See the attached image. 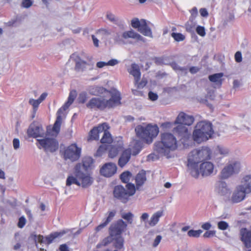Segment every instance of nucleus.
Instances as JSON below:
<instances>
[{"mask_svg":"<svg viewBox=\"0 0 251 251\" xmlns=\"http://www.w3.org/2000/svg\"><path fill=\"white\" fill-rule=\"evenodd\" d=\"M178 146V141L175 135L168 132L160 134V140L154 143V151L158 156L171 157V152L176 151Z\"/></svg>","mask_w":251,"mask_h":251,"instance_id":"obj_1","label":"nucleus"},{"mask_svg":"<svg viewBox=\"0 0 251 251\" xmlns=\"http://www.w3.org/2000/svg\"><path fill=\"white\" fill-rule=\"evenodd\" d=\"M211 155V150L207 146L196 149L189 153L187 159V167L192 176L194 177H198V164L205 160L210 159Z\"/></svg>","mask_w":251,"mask_h":251,"instance_id":"obj_2","label":"nucleus"},{"mask_svg":"<svg viewBox=\"0 0 251 251\" xmlns=\"http://www.w3.org/2000/svg\"><path fill=\"white\" fill-rule=\"evenodd\" d=\"M121 94L118 91H114L111 93V97L108 100H105L102 97L92 98L87 103L86 106L90 109L103 110L106 107L111 108L121 103Z\"/></svg>","mask_w":251,"mask_h":251,"instance_id":"obj_3","label":"nucleus"},{"mask_svg":"<svg viewBox=\"0 0 251 251\" xmlns=\"http://www.w3.org/2000/svg\"><path fill=\"white\" fill-rule=\"evenodd\" d=\"M214 131L212 124L207 121H201L197 123L193 131V140L201 143L211 138Z\"/></svg>","mask_w":251,"mask_h":251,"instance_id":"obj_4","label":"nucleus"},{"mask_svg":"<svg viewBox=\"0 0 251 251\" xmlns=\"http://www.w3.org/2000/svg\"><path fill=\"white\" fill-rule=\"evenodd\" d=\"M135 131L138 137L144 140L146 143L150 144L158 135L159 128L156 125L148 124L146 126L138 125L135 127Z\"/></svg>","mask_w":251,"mask_h":251,"instance_id":"obj_5","label":"nucleus"},{"mask_svg":"<svg viewBox=\"0 0 251 251\" xmlns=\"http://www.w3.org/2000/svg\"><path fill=\"white\" fill-rule=\"evenodd\" d=\"M126 227L127 224L123 220H119L113 223L109 227L110 236L103 240L101 244H98L97 248H100L101 245L106 246L111 241L112 237L121 236Z\"/></svg>","mask_w":251,"mask_h":251,"instance_id":"obj_6","label":"nucleus"},{"mask_svg":"<svg viewBox=\"0 0 251 251\" xmlns=\"http://www.w3.org/2000/svg\"><path fill=\"white\" fill-rule=\"evenodd\" d=\"M60 153L65 160H69L75 162L79 159L81 153V149L78 147L75 143L64 147L60 150Z\"/></svg>","mask_w":251,"mask_h":251,"instance_id":"obj_7","label":"nucleus"},{"mask_svg":"<svg viewBox=\"0 0 251 251\" xmlns=\"http://www.w3.org/2000/svg\"><path fill=\"white\" fill-rule=\"evenodd\" d=\"M132 38L138 40H142L143 38L133 30L123 32H116L114 36V41L119 45H125L129 43L128 39Z\"/></svg>","mask_w":251,"mask_h":251,"instance_id":"obj_8","label":"nucleus"},{"mask_svg":"<svg viewBox=\"0 0 251 251\" xmlns=\"http://www.w3.org/2000/svg\"><path fill=\"white\" fill-rule=\"evenodd\" d=\"M241 166L239 161L235 160H231L224 167L220 173L222 179H227L235 174H238Z\"/></svg>","mask_w":251,"mask_h":251,"instance_id":"obj_9","label":"nucleus"},{"mask_svg":"<svg viewBox=\"0 0 251 251\" xmlns=\"http://www.w3.org/2000/svg\"><path fill=\"white\" fill-rule=\"evenodd\" d=\"M47 131H45L42 126L37 122H33L29 126L26 133L29 138H41L44 136Z\"/></svg>","mask_w":251,"mask_h":251,"instance_id":"obj_10","label":"nucleus"},{"mask_svg":"<svg viewBox=\"0 0 251 251\" xmlns=\"http://www.w3.org/2000/svg\"><path fill=\"white\" fill-rule=\"evenodd\" d=\"M81 165L77 164L75 167L74 175L81 181L82 187L85 188L90 186L93 183V179L89 175H86L81 171Z\"/></svg>","mask_w":251,"mask_h":251,"instance_id":"obj_11","label":"nucleus"},{"mask_svg":"<svg viewBox=\"0 0 251 251\" xmlns=\"http://www.w3.org/2000/svg\"><path fill=\"white\" fill-rule=\"evenodd\" d=\"M71 105V104L68 103L67 101L60 108L57 112V118L56 121L51 128L50 132L52 135L56 136L58 134L60 130V127L62 123V116L63 115L64 112L67 110L69 107Z\"/></svg>","mask_w":251,"mask_h":251,"instance_id":"obj_12","label":"nucleus"},{"mask_svg":"<svg viewBox=\"0 0 251 251\" xmlns=\"http://www.w3.org/2000/svg\"><path fill=\"white\" fill-rule=\"evenodd\" d=\"M114 197L123 203H126L129 199L130 195L127 190L122 185H117L114 187Z\"/></svg>","mask_w":251,"mask_h":251,"instance_id":"obj_13","label":"nucleus"},{"mask_svg":"<svg viewBox=\"0 0 251 251\" xmlns=\"http://www.w3.org/2000/svg\"><path fill=\"white\" fill-rule=\"evenodd\" d=\"M178 124L176 127L174 128L173 132L180 138L181 143L185 144V142L189 139L191 135L187 127L182 124Z\"/></svg>","mask_w":251,"mask_h":251,"instance_id":"obj_14","label":"nucleus"},{"mask_svg":"<svg viewBox=\"0 0 251 251\" xmlns=\"http://www.w3.org/2000/svg\"><path fill=\"white\" fill-rule=\"evenodd\" d=\"M240 240L247 249L251 248V228H241L239 232Z\"/></svg>","mask_w":251,"mask_h":251,"instance_id":"obj_15","label":"nucleus"},{"mask_svg":"<svg viewBox=\"0 0 251 251\" xmlns=\"http://www.w3.org/2000/svg\"><path fill=\"white\" fill-rule=\"evenodd\" d=\"M243 188L241 186L238 185L236 186L230 199L232 203H239L245 199L246 195L248 194Z\"/></svg>","mask_w":251,"mask_h":251,"instance_id":"obj_16","label":"nucleus"},{"mask_svg":"<svg viewBox=\"0 0 251 251\" xmlns=\"http://www.w3.org/2000/svg\"><path fill=\"white\" fill-rule=\"evenodd\" d=\"M117 169L115 163L111 162L105 163L100 169V173L104 176L111 177L116 173Z\"/></svg>","mask_w":251,"mask_h":251,"instance_id":"obj_17","label":"nucleus"},{"mask_svg":"<svg viewBox=\"0 0 251 251\" xmlns=\"http://www.w3.org/2000/svg\"><path fill=\"white\" fill-rule=\"evenodd\" d=\"M194 122L193 116L186 114L183 112L180 113L175 121V124H180L184 126H191Z\"/></svg>","mask_w":251,"mask_h":251,"instance_id":"obj_18","label":"nucleus"},{"mask_svg":"<svg viewBox=\"0 0 251 251\" xmlns=\"http://www.w3.org/2000/svg\"><path fill=\"white\" fill-rule=\"evenodd\" d=\"M123 145V141L121 138H119L117 144L114 142V144L111 145L109 150L108 156L111 158L116 157L119 152L122 150Z\"/></svg>","mask_w":251,"mask_h":251,"instance_id":"obj_19","label":"nucleus"},{"mask_svg":"<svg viewBox=\"0 0 251 251\" xmlns=\"http://www.w3.org/2000/svg\"><path fill=\"white\" fill-rule=\"evenodd\" d=\"M213 170L214 165L211 162H204L201 164L199 173L202 176H208L213 173Z\"/></svg>","mask_w":251,"mask_h":251,"instance_id":"obj_20","label":"nucleus"},{"mask_svg":"<svg viewBox=\"0 0 251 251\" xmlns=\"http://www.w3.org/2000/svg\"><path fill=\"white\" fill-rule=\"evenodd\" d=\"M216 191L221 196H226L230 194L231 190L226 182L218 181L216 185Z\"/></svg>","mask_w":251,"mask_h":251,"instance_id":"obj_21","label":"nucleus"},{"mask_svg":"<svg viewBox=\"0 0 251 251\" xmlns=\"http://www.w3.org/2000/svg\"><path fill=\"white\" fill-rule=\"evenodd\" d=\"M47 97V93L45 92L43 93L37 100H34L33 99H30L29 100V103L32 106L33 110V114L32 115V118L35 117V113L37 110L39 104L44 100Z\"/></svg>","mask_w":251,"mask_h":251,"instance_id":"obj_22","label":"nucleus"},{"mask_svg":"<svg viewBox=\"0 0 251 251\" xmlns=\"http://www.w3.org/2000/svg\"><path fill=\"white\" fill-rule=\"evenodd\" d=\"M116 214V211L115 210L108 211L107 214V216L106 218L103 220L102 223L96 227V230L99 231L105 227L113 220Z\"/></svg>","mask_w":251,"mask_h":251,"instance_id":"obj_23","label":"nucleus"},{"mask_svg":"<svg viewBox=\"0 0 251 251\" xmlns=\"http://www.w3.org/2000/svg\"><path fill=\"white\" fill-rule=\"evenodd\" d=\"M51 130V128L48 126V151L53 152L58 149V143L55 138H51L49 137L50 135L53 136L50 132ZM54 136L56 137V136L54 135Z\"/></svg>","mask_w":251,"mask_h":251,"instance_id":"obj_24","label":"nucleus"},{"mask_svg":"<svg viewBox=\"0 0 251 251\" xmlns=\"http://www.w3.org/2000/svg\"><path fill=\"white\" fill-rule=\"evenodd\" d=\"M70 59L75 62V68L76 70H83L87 65L86 62L82 60L76 54H73Z\"/></svg>","mask_w":251,"mask_h":251,"instance_id":"obj_25","label":"nucleus"},{"mask_svg":"<svg viewBox=\"0 0 251 251\" xmlns=\"http://www.w3.org/2000/svg\"><path fill=\"white\" fill-rule=\"evenodd\" d=\"M229 152V150L227 148L222 146H218L215 149L213 158L215 160H221L222 157L219 156V154L224 157L227 155Z\"/></svg>","mask_w":251,"mask_h":251,"instance_id":"obj_26","label":"nucleus"},{"mask_svg":"<svg viewBox=\"0 0 251 251\" xmlns=\"http://www.w3.org/2000/svg\"><path fill=\"white\" fill-rule=\"evenodd\" d=\"M131 158V151L129 150H125L119 159L118 165L123 168L129 161Z\"/></svg>","mask_w":251,"mask_h":251,"instance_id":"obj_27","label":"nucleus"},{"mask_svg":"<svg viewBox=\"0 0 251 251\" xmlns=\"http://www.w3.org/2000/svg\"><path fill=\"white\" fill-rule=\"evenodd\" d=\"M241 184L239 186H241L243 188V189L245 190L247 194L251 193V175H246L243 177L241 180Z\"/></svg>","mask_w":251,"mask_h":251,"instance_id":"obj_28","label":"nucleus"},{"mask_svg":"<svg viewBox=\"0 0 251 251\" xmlns=\"http://www.w3.org/2000/svg\"><path fill=\"white\" fill-rule=\"evenodd\" d=\"M130 75H133L135 79V85L140 80L141 77V73L138 65L133 63L131 64V68L128 70Z\"/></svg>","mask_w":251,"mask_h":251,"instance_id":"obj_29","label":"nucleus"},{"mask_svg":"<svg viewBox=\"0 0 251 251\" xmlns=\"http://www.w3.org/2000/svg\"><path fill=\"white\" fill-rule=\"evenodd\" d=\"M163 216V210H159L154 213L148 222L149 225L151 227L154 226L159 221L160 218Z\"/></svg>","mask_w":251,"mask_h":251,"instance_id":"obj_30","label":"nucleus"},{"mask_svg":"<svg viewBox=\"0 0 251 251\" xmlns=\"http://www.w3.org/2000/svg\"><path fill=\"white\" fill-rule=\"evenodd\" d=\"M147 180L146 173L144 170H142L139 172L135 177V181L136 186L138 188L142 186Z\"/></svg>","mask_w":251,"mask_h":251,"instance_id":"obj_31","label":"nucleus"},{"mask_svg":"<svg viewBox=\"0 0 251 251\" xmlns=\"http://www.w3.org/2000/svg\"><path fill=\"white\" fill-rule=\"evenodd\" d=\"M69 229H63L60 231H56L48 235V244L52 242L55 239L62 237L64 234L69 232Z\"/></svg>","mask_w":251,"mask_h":251,"instance_id":"obj_32","label":"nucleus"},{"mask_svg":"<svg viewBox=\"0 0 251 251\" xmlns=\"http://www.w3.org/2000/svg\"><path fill=\"white\" fill-rule=\"evenodd\" d=\"M36 139V145L37 148L40 150L46 151L47 150V132L45 133L44 136Z\"/></svg>","mask_w":251,"mask_h":251,"instance_id":"obj_33","label":"nucleus"},{"mask_svg":"<svg viewBox=\"0 0 251 251\" xmlns=\"http://www.w3.org/2000/svg\"><path fill=\"white\" fill-rule=\"evenodd\" d=\"M143 24L138 30L141 33L148 37H152V32L150 27L147 25L146 21L142 22Z\"/></svg>","mask_w":251,"mask_h":251,"instance_id":"obj_34","label":"nucleus"},{"mask_svg":"<svg viewBox=\"0 0 251 251\" xmlns=\"http://www.w3.org/2000/svg\"><path fill=\"white\" fill-rule=\"evenodd\" d=\"M36 247L41 251H46L47 243L44 241V238L42 236L38 235L34 237Z\"/></svg>","mask_w":251,"mask_h":251,"instance_id":"obj_35","label":"nucleus"},{"mask_svg":"<svg viewBox=\"0 0 251 251\" xmlns=\"http://www.w3.org/2000/svg\"><path fill=\"white\" fill-rule=\"evenodd\" d=\"M223 75L224 74L222 73H216L209 75L208 78L211 82H214L219 86H220L222 84V77Z\"/></svg>","mask_w":251,"mask_h":251,"instance_id":"obj_36","label":"nucleus"},{"mask_svg":"<svg viewBox=\"0 0 251 251\" xmlns=\"http://www.w3.org/2000/svg\"><path fill=\"white\" fill-rule=\"evenodd\" d=\"M173 69L179 75H186L187 73V68L186 67H181L179 66L176 62H172L169 64Z\"/></svg>","mask_w":251,"mask_h":251,"instance_id":"obj_37","label":"nucleus"},{"mask_svg":"<svg viewBox=\"0 0 251 251\" xmlns=\"http://www.w3.org/2000/svg\"><path fill=\"white\" fill-rule=\"evenodd\" d=\"M94 162V160L92 157L90 156H85L82 160L83 167L87 170L93 166Z\"/></svg>","mask_w":251,"mask_h":251,"instance_id":"obj_38","label":"nucleus"},{"mask_svg":"<svg viewBox=\"0 0 251 251\" xmlns=\"http://www.w3.org/2000/svg\"><path fill=\"white\" fill-rule=\"evenodd\" d=\"M112 239L114 240V245L118 249H121L124 247V239L121 236H118L116 237H112Z\"/></svg>","mask_w":251,"mask_h":251,"instance_id":"obj_39","label":"nucleus"},{"mask_svg":"<svg viewBox=\"0 0 251 251\" xmlns=\"http://www.w3.org/2000/svg\"><path fill=\"white\" fill-rule=\"evenodd\" d=\"M73 184H76L77 186L81 185L80 180L75 175V176H69L66 180V185L67 186H70Z\"/></svg>","mask_w":251,"mask_h":251,"instance_id":"obj_40","label":"nucleus"},{"mask_svg":"<svg viewBox=\"0 0 251 251\" xmlns=\"http://www.w3.org/2000/svg\"><path fill=\"white\" fill-rule=\"evenodd\" d=\"M100 142L102 143H111L112 142V139L111 134L108 131H105L103 133L102 138L100 140Z\"/></svg>","mask_w":251,"mask_h":251,"instance_id":"obj_41","label":"nucleus"},{"mask_svg":"<svg viewBox=\"0 0 251 251\" xmlns=\"http://www.w3.org/2000/svg\"><path fill=\"white\" fill-rule=\"evenodd\" d=\"M131 176V173L129 171L123 172L120 176V178L123 182L127 183Z\"/></svg>","mask_w":251,"mask_h":251,"instance_id":"obj_42","label":"nucleus"},{"mask_svg":"<svg viewBox=\"0 0 251 251\" xmlns=\"http://www.w3.org/2000/svg\"><path fill=\"white\" fill-rule=\"evenodd\" d=\"M145 20L142 19L140 21L138 18H134L131 21V25L134 28H138V30L143 24L142 22Z\"/></svg>","mask_w":251,"mask_h":251,"instance_id":"obj_43","label":"nucleus"},{"mask_svg":"<svg viewBox=\"0 0 251 251\" xmlns=\"http://www.w3.org/2000/svg\"><path fill=\"white\" fill-rule=\"evenodd\" d=\"M95 127L97 129L99 134H100L101 133H104L105 131H108V129L109 128L108 125L106 123H103L100 125L98 126Z\"/></svg>","mask_w":251,"mask_h":251,"instance_id":"obj_44","label":"nucleus"},{"mask_svg":"<svg viewBox=\"0 0 251 251\" xmlns=\"http://www.w3.org/2000/svg\"><path fill=\"white\" fill-rule=\"evenodd\" d=\"M202 232V230L201 229H191L188 231L187 234L189 237H199Z\"/></svg>","mask_w":251,"mask_h":251,"instance_id":"obj_45","label":"nucleus"},{"mask_svg":"<svg viewBox=\"0 0 251 251\" xmlns=\"http://www.w3.org/2000/svg\"><path fill=\"white\" fill-rule=\"evenodd\" d=\"M111 33V30L107 28H101L99 29L97 31V34L104 37H107L110 35Z\"/></svg>","mask_w":251,"mask_h":251,"instance_id":"obj_46","label":"nucleus"},{"mask_svg":"<svg viewBox=\"0 0 251 251\" xmlns=\"http://www.w3.org/2000/svg\"><path fill=\"white\" fill-rule=\"evenodd\" d=\"M134 215L131 212H128L126 213H123L122 214V217L125 220L127 221V222L129 224H131L133 221V217Z\"/></svg>","mask_w":251,"mask_h":251,"instance_id":"obj_47","label":"nucleus"},{"mask_svg":"<svg viewBox=\"0 0 251 251\" xmlns=\"http://www.w3.org/2000/svg\"><path fill=\"white\" fill-rule=\"evenodd\" d=\"M172 37L177 42L182 41L185 39V36L181 33L173 32L171 34Z\"/></svg>","mask_w":251,"mask_h":251,"instance_id":"obj_48","label":"nucleus"},{"mask_svg":"<svg viewBox=\"0 0 251 251\" xmlns=\"http://www.w3.org/2000/svg\"><path fill=\"white\" fill-rule=\"evenodd\" d=\"M88 98L87 93L83 92L79 94L77 98V100L79 103H84L85 102Z\"/></svg>","mask_w":251,"mask_h":251,"instance_id":"obj_49","label":"nucleus"},{"mask_svg":"<svg viewBox=\"0 0 251 251\" xmlns=\"http://www.w3.org/2000/svg\"><path fill=\"white\" fill-rule=\"evenodd\" d=\"M155 63L157 65H169L167 57H158L155 58Z\"/></svg>","mask_w":251,"mask_h":251,"instance_id":"obj_50","label":"nucleus"},{"mask_svg":"<svg viewBox=\"0 0 251 251\" xmlns=\"http://www.w3.org/2000/svg\"><path fill=\"white\" fill-rule=\"evenodd\" d=\"M90 136L91 139L94 140H98L100 137V134H99L97 129L94 127L90 132Z\"/></svg>","mask_w":251,"mask_h":251,"instance_id":"obj_51","label":"nucleus"},{"mask_svg":"<svg viewBox=\"0 0 251 251\" xmlns=\"http://www.w3.org/2000/svg\"><path fill=\"white\" fill-rule=\"evenodd\" d=\"M218 228L221 230H226L229 226L228 224L224 221H220L217 223Z\"/></svg>","mask_w":251,"mask_h":251,"instance_id":"obj_52","label":"nucleus"},{"mask_svg":"<svg viewBox=\"0 0 251 251\" xmlns=\"http://www.w3.org/2000/svg\"><path fill=\"white\" fill-rule=\"evenodd\" d=\"M126 187L127 189V192L130 195V196H133L135 193V188L134 185L129 183L126 185Z\"/></svg>","mask_w":251,"mask_h":251,"instance_id":"obj_53","label":"nucleus"},{"mask_svg":"<svg viewBox=\"0 0 251 251\" xmlns=\"http://www.w3.org/2000/svg\"><path fill=\"white\" fill-rule=\"evenodd\" d=\"M106 17L107 19H108L110 22H112L113 24L116 25H118L119 24L118 19L112 13H107Z\"/></svg>","mask_w":251,"mask_h":251,"instance_id":"obj_54","label":"nucleus"},{"mask_svg":"<svg viewBox=\"0 0 251 251\" xmlns=\"http://www.w3.org/2000/svg\"><path fill=\"white\" fill-rule=\"evenodd\" d=\"M191 16L189 20L192 22L196 18L198 14V9L196 7H194L190 11Z\"/></svg>","mask_w":251,"mask_h":251,"instance_id":"obj_55","label":"nucleus"},{"mask_svg":"<svg viewBox=\"0 0 251 251\" xmlns=\"http://www.w3.org/2000/svg\"><path fill=\"white\" fill-rule=\"evenodd\" d=\"M196 31L201 37H204L206 34L205 28L203 26L198 25L196 28Z\"/></svg>","mask_w":251,"mask_h":251,"instance_id":"obj_56","label":"nucleus"},{"mask_svg":"<svg viewBox=\"0 0 251 251\" xmlns=\"http://www.w3.org/2000/svg\"><path fill=\"white\" fill-rule=\"evenodd\" d=\"M13 148L15 150H18L20 148V141L18 138H14L12 142Z\"/></svg>","mask_w":251,"mask_h":251,"instance_id":"obj_57","label":"nucleus"},{"mask_svg":"<svg viewBox=\"0 0 251 251\" xmlns=\"http://www.w3.org/2000/svg\"><path fill=\"white\" fill-rule=\"evenodd\" d=\"M32 3L31 0H23L22 4L23 7L28 8L32 5Z\"/></svg>","mask_w":251,"mask_h":251,"instance_id":"obj_58","label":"nucleus"},{"mask_svg":"<svg viewBox=\"0 0 251 251\" xmlns=\"http://www.w3.org/2000/svg\"><path fill=\"white\" fill-rule=\"evenodd\" d=\"M185 26L186 30L187 31L190 33L193 32L194 25L192 23L187 22V23H186Z\"/></svg>","mask_w":251,"mask_h":251,"instance_id":"obj_59","label":"nucleus"},{"mask_svg":"<svg viewBox=\"0 0 251 251\" xmlns=\"http://www.w3.org/2000/svg\"><path fill=\"white\" fill-rule=\"evenodd\" d=\"M149 98L152 101H155L158 99V95L156 93H153L151 91L149 92L148 94Z\"/></svg>","mask_w":251,"mask_h":251,"instance_id":"obj_60","label":"nucleus"},{"mask_svg":"<svg viewBox=\"0 0 251 251\" xmlns=\"http://www.w3.org/2000/svg\"><path fill=\"white\" fill-rule=\"evenodd\" d=\"M235 60L237 63H240L242 61V53L240 51H237L234 55Z\"/></svg>","mask_w":251,"mask_h":251,"instance_id":"obj_61","label":"nucleus"},{"mask_svg":"<svg viewBox=\"0 0 251 251\" xmlns=\"http://www.w3.org/2000/svg\"><path fill=\"white\" fill-rule=\"evenodd\" d=\"M216 234L215 230H207L203 234L204 238H209L210 237L214 236Z\"/></svg>","mask_w":251,"mask_h":251,"instance_id":"obj_62","label":"nucleus"},{"mask_svg":"<svg viewBox=\"0 0 251 251\" xmlns=\"http://www.w3.org/2000/svg\"><path fill=\"white\" fill-rule=\"evenodd\" d=\"M25 219L24 217H21L19 218L18 226L20 228H23L25 224Z\"/></svg>","mask_w":251,"mask_h":251,"instance_id":"obj_63","label":"nucleus"},{"mask_svg":"<svg viewBox=\"0 0 251 251\" xmlns=\"http://www.w3.org/2000/svg\"><path fill=\"white\" fill-rule=\"evenodd\" d=\"M162 239V236L160 235H157L155 239H154L153 244L152 246L153 247H156L158 244L160 243L161 240Z\"/></svg>","mask_w":251,"mask_h":251,"instance_id":"obj_64","label":"nucleus"}]
</instances>
